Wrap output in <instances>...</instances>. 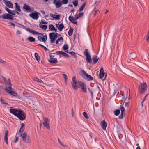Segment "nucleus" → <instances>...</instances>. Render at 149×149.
I'll use <instances>...</instances> for the list:
<instances>
[{"instance_id": "680f3d73", "label": "nucleus", "mask_w": 149, "mask_h": 149, "mask_svg": "<svg viewBox=\"0 0 149 149\" xmlns=\"http://www.w3.org/2000/svg\"><path fill=\"white\" fill-rule=\"evenodd\" d=\"M0 62L1 63H3L5 62V61L3 60L0 58Z\"/></svg>"}, {"instance_id": "1a4fd4ad", "label": "nucleus", "mask_w": 149, "mask_h": 149, "mask_svg": "<svg viewBox=\"0 0 149 149\" xmlns=\"http://www.w3.org/2000/svg\"><path fill=\"white\" fill-rule=\"evenodd\" d=\"M77 83L81 87L82 91L83 92L86 93L87 91V88L85 83L80 81H77Z\"/></svg>"}, {"instance_id": "49530a36", "label": "nucleus", "mask_w": 149, "mask_h": 149, "mask_svg": "<svg viewBox=\"0 0 149 149\" xmlns=\"http://www.w3.org/2000/svg\"><path fill=\"white\" fill-rule=\"evenodd\" d=\"M100 13V11L99 10H95V13L94 14V16H96L97 13Z\"/></svg>"}, {"instance_id": "2f4dec72", "label": "nucleus", "mask_w": 149, "mask_h": 149, "mask_svg": "<svg viewBox=\"0 0 149 149\" xmlns=\"http://www.w3.org/2000/svg\"><path fill=\"white\" fill-rule=\"evenodd\" d=\"M39 27L42 29L44 30H46L47 28V25H43L41 24H39Z\"/></svg>"}, {"instance_id": "72a5a7b5", "label": "nucleus", "mask_w": 149, "mask_h": 149, "mask_svg": "<svg viewBox=\"0 0 149 149\" xmlns=\"http://www.w3.org/2000/svg\"><path fill=\"white\" fill-rule=\"evenodd\" d=\"M120 113V111L119 109H117L115 111L114 113L115 115L116 116H118Z\"/></svg>"}, {"instance_id": "a19ab883", "label": "nucleus", "mask_w": 149, "mask_h": 149, "mask_svg": "<svg viewBox=\"0 0 149 149\" xmlns=\"http://www.w3.org/2000/svg\"><path fill=\"white\" fill-rule=\"evenodd\" d=\"M34 80L40 83H42V81L40 79L38 78H36L35 79H34Z\"/></svg>"}, {"instance_id": "7c9ffc66", "label": "nucleus", "mask_w": 149, "mask_h": 149, "mask_svg": "<svg viewBox=\"0 0 149 149\" xmlns=\"http://www.w3.org/2000/svg\"><path fill=\"white\" fill-rule=\"evenodd\" d=\"M86 5V3H84L83 5L81 6L79 9V12L82 11Z\"/></svg>"}, {"instance_id": "8fccbe9b", "label": "nucleus", "mask_w": 149, "mask_h": 149, "mask_svg": "<svg viewBox=\"0 0 149 149\" xmlns=\"http://www.w3.org/2000/svg\"><path fill=\"white\" fill-rule=\"evenodd\" d=\"M84 13H79L78 14V15L79 16V17H80L82 16L84 14Z\"/></svg>"}, {"instance_id": "69168bd1", "label": "nucleus", "mask_w": 149, "mask_h": 149, "mask_svg": "<svg viewBox=\"0 0 149 149\" xmlns=\"http://www.w3.org/2000/svg\"><path fill=\"white\" fill-rule=\"evenodd\" d=\"M58 140L59 143L60 144H61V145H62V146H63V144L61 142V141H60L59 139H58Z\"/></svg>"}, {"instance_id": "338daca9", "label": "nucleus", "mask_w": 149, "mask_h": 149, "mask_svg": "<svg viewBox=\"0 0 149 149\" xmlns=\"http://www.w3.org/2000/svg\"><path fill=\"white\" fill-rule=\"evenodd\" d=\"M38 46H40L43 48L44 47V46L40 44H38Z\"/></svg>"}, {"instance_id": "e2e57ef3", "label": "nucleus", "mask_w": 149, "mask_h": 149, "mask_svg": "<svg viewBox=\"0 0 149 149\" xmlns=\"http://www.w3.org/2000/svg\"><path fill=\"white\" fill-rule=\"evenodd\" d=\"M23 28H24V29H25L26 30L27 29H26V28L25 27V26L24 25H21V24H19Z\"/></svg>"}, {"instance_id": "a878e982", "label": "nucleus", "mask_w": 149, "mask_h": 149, "mask_svg": "<svg viewBox=\"0 0 149 149\" xmlns=\"http://www.w3.org/2000/svg\"><path fill=\"white\" fill-rule=\"evenodd\" d=\"M15 9L19 12L21 11V10L20 8V6L18 5L17 3H15Z\"/></svg>"}, {"instance_id": "5701e85b", "label": "nucleus", "mask_w": 149, "mask_h": 149, "mask_svg": "<svg viewBox=\"0 0 149 149\" xmlns=\"http://www.w3.org/2000/svg\"><path fill=\"white\" fill-rule=\"evenodd\" d=\"M50 16L51 17L57 20H59L60 19V16L59 15H55L52 14H50Z\"/></svg>"}, {"instance_id": "9d476101", "label": "nucleus", "mask_w": 149, "mask_h": 149, "mask_svg": "<svg viewBox=\"0 0 149 149\" xmlns=\"http://www.w3.org/2000/svg\"><path fill=\"white\" fill-rule=\"evenodd\" d=\"M14 16L9 14H4L0 16V18H2L3 19L11 20Z\"/></svg>"}, {"instance_id": "c756f323", "label": "nucleus", "mask_w": 149, "mask_h": 149, "mask_svg": "<svg viewBox=\"0 0 149 149\" xmlns=\"http://www.w3.org/2000/svg\"><path fill=\"white\" fill-rule=\"evenodd\" d=\"M63 38L62 37H61L59 38L57 40L56 42V44H58L59 42L61 43H62L63 41Z\"/></svg>"}, {"instance_id": "f257e3e1", "label": "nucleus", "mask_w": 149, "mask_h": 149, "mask_svg": "<svg viewBox=\"0 0 149 149\" xmlns=\"http://www.w3.org/2000/svg\"><path fill=\"white\" fill-rule=\"evenodd\" d=\"M10 112L21 120L23 121L26 119V114L21 110H18L16 109L11 108L10 109Z\"/></svg>"}, {"instance_id": "79ce46f5", "label": "nucleus", "mask_w": 149, "mask_h": 149, "mask_svg": "<svg viewBox=\"0 0 149 149\" xmlns=\"http://www.w3.org/2000/svg\"><path fill=\"white\" fill-rule=\"evenodd\" d=\"M73 5L75 6H77L78 5V1L77 0H76L74 2L73 1Z\"/></svg>"}, {"instance_id": "603ef678", "label": "nucleus", "mask_w": 149, "mask_h": 149, "mask_svg": "<svg viewBox=\"0 0 149 149\" xmlns=\"http://www.w3.org/2000/svg\"><path fill=\"white\" fill-rule=\"evenodd\" d=\"M65 57H69V55L67 54L65 52L64 54V55H63Z\"/></svg>"}, {"instance_id": "13d9d810", "label": "nucleus", "mask_w": 149, "mask_h": 149, "mask_svg": "<svg viewBox=\"0 0 149 149\" xmlns=\"http://www.w3.org/2000/svg\"><path fill=\"white\" fill-rule=\"evenodd\" d=\"M17 34H19L21 33V31H20L19 30H17Z\"/></svg>"}, {"instance_id": "864d4df0", "label": "nucleus", "mask_w": 149, "mask_h": 149, "mask_svg": "<svg viewBox=\"0 0 149 149\" xmlns=\"http://www.w3.org/2000/svg\"><path fill=\"white\" fill-rule=\"evenodd\" d=\"M10 13H10V14L13 15H15L16 11H13V12L11 11Z\"/></svg>"}, {"instance_id": "7ed1b4c3", "label": "nucleus", "mask_w": 149, "mask_h": 149, "mask_svg": "<svg viewBox=\"0 0 149 149\" xmlns=\"http://www.w3.org/2000/svg\"><path fill=\"white\" fill-rule=\"evenodd\" d=\"M18 135L19 136L22 137L23 141L24 142L29 143L31 142L30 136L25 132L22 133H18Z\"/></svg>"}, {"instance_id": "5fc2aeb1", "label": "nucleus", "mask_w": 149, "mask_h": 149, "mask_svg": "<svg viewBox=\"0 0 149 149\" xmlns=\"http://www.w3.org/2000/svg\"><path fill=\"white\" fill-rule=\"evenodd\" d=\"M61 51H56V54L58 55V54H61Z\"/></svg>"}, {"instance_id": "c9c22d12", "label": "nucleus", "mask_w": 149, "mask_h": 149, "mask_svg": "<svg viewBox=\"0 0 149 149\" xmlns=\"http://www.w3.org/2000/svg\"><path fill=\"white\" fill-rule=\"evenodd\" d=\"M69 54L72 55V56H73L75 58H77V57L76 55V53L72 51L70 52H69L68 53Z\"/></svg>"}, {"instance_id": "f8f14e48", "label": "nucleus", "mask_w": 149, "mask_h": 149, "mask_svg": "<svg viewBox=\"0 0 149 149\" xmlns=\"http://www.w3.org/2000/svg\"><path fill=\"white\" fill-rule=\"evenodd\" d=\"M44 121L43 123V124L44 126L46 127L48 129H50L49 124V120L47 118H45L44 119Z\"/></svg>"}, {"instance_id": "4d7b16f0", "label": "nucleus", "mask_w": 149, "mask_h": 149, "mask_svg": "<svg viewBox=\"0 0 149 149\" xmlns=\"http://www.w3.org/2000/svg\"><path fill=\"white\" fill-rule=\"evenodd\" d=\"M148 94H147L143 98V102H144L145 101V100L146 99V97L147 96H148Z\"/></svg>"}, {"instance_id": "a18cd8bd", "label": "nucleus", "mask_w": 149, "mask_h": 149, "mask_svg": "<svg viewBox=\"0 0 149 149\" xmlns=\"http://www.w3.org/2000/svg\"><path fill=\"white\" fill-rule=\"evenodd\" d=\"M63 76L64 78L65 79V81H67L68 78L66 74H63Z\"/></svg>"}, {"instance_id": "f704fd0d", "label": "nucleus", "mask_w": 149, "mask_h": 149, "mask_svg": "<svg viewBox=\"0 0 149 149\" xmlns=\"http://www.w3.org/2000/svg\"><path fill=\"white\" fill-rule=\"evenodd\" d=\"M35 56L36 59L39 62L40 60V57L39 56L38 54L35 53Z\"/></svg>"}, {"instance_id": "4be33fe9", "label": "nucleus", "mask_w": 149, "mask_h": 149, "mask_svg": "<svg viewBox=\"0 0 149 149\" xmlns=\"http://www.w3.org/2000/svg\"><path fill=\"white\" fill-rule=\"evenodd\" d=\"M8 131H6L5 132V136H4V141L6 142V143L8 144Z\"/></svg>"}, {"instance_id": "423d86ee", "label": "nucleus", "mask_w": 149, "mask_h": 149, "mask_svg": "<svg viewBox=\"0 0 149 149\" xmlns=\"http://www.w3.org/2000/svg\"><path fill=\"white\" fill-rule=\"evenodd\" d=\"M88 51V49H86L84 52V55L86 56V61L87 63H88L90 64L92 63V61L91 55Z\"/></svg>"}, {"instance_id": "39448f33", "label": "nucleus", "mask_w": 149, "mask_h": 149, "mask_svg": "<svg viewBox=\"0 0 149 149\" xmlns=\"http://www.w3.org/2000/svg\"><path fill=\"white\" fill-rule=\"evenodd\" d=\"M147 85L145 82L140 83L139 86V92L141 94L144 93L147 90Z\"/></svg>"}, {"instance_id": "58836bf2", "label": "nucleus", "mask_w": 149, "mask_h": 149, "mask_svg": "<svg viewBox=\"0 0 149 149\" xmlns=\"http://www.w3.org/2000/svg\"><path fill=\"white\" fill-rule=\"evenodd\" d=\"M83 114L85 118H86V119L89 118V116L86 112H83Z\"/></svg>"}, {"instance_id": "3c124183", "label": "nucleus", "mask_w": 149, "mask_h": 149, "mask_svg": "<svg viewBox=\"0 0 149 149\" xmlns=\"http://www.w3.org/2000/svg\"><path fill=\"white\" fill-rule=\"evenodd\" d=\"M18 138L17 137H15V140L14 141V142L15 143H16L18 140Z\"/></svg>"}, {"instance_id": "4468645a", "label": "nucleus", "mask_w": 149, "mask_h": 149, "mask_svg": "<svg viewBox=\"0 0 149 149\" xmlns=\"http://www.w3.org/2000/svg\"><path fill=\"white\" fill-rule=\"evenodd\" d=\"M38 38L40 41L45 42L47 40V35H44L43 34L42 36L40 35V36H38Z\"/></svg>"}, {"instance_id": "2eb2a0df", "label": "nucleus", "mask_w": 149, "mask_h": 149, "mask_svg": "<svg viewBox=\"0 0 149 149\" xmlns=\"http://www.w3.org/2000/svg\"><path fill=\"white\" fill-rule=\"evenodd\" d=\"M23 9L26 10L27 11H33L34 10L33 8H30L29 6L27 5L26 4L24 5Z\"/></svg>"}, {"instance_id": "0eeeda50", "label": "nucleus", "mask_w": 149, "mask_h": 149, "mask_svg": "<svg viewBox=\"0 0 149 149\" xmlns=\"http://www.w3.org/2000/svg\"><path fill=\"white\" fill-rule=\"evenodd\" d=\"M58 33H49V37L50 42L52 43H54L57 37Z\"/></svg>"}, {"instance_id": "393cba45", "label": "nucleus", "mask_w": 149, "mask_h": 149, "mask_svg": "<svg viewBox=\"0 0 149 149\" xmlns=\"http://www.w3.org/2000/svg\"><path fill=\"white\" fill-rule=\"evenodd\" d=\"M62 2L61 0H58L55 3L56 8H59L61 6Z\"/></svg>"}, {"instance_id": "6e6552de", "label": "nucleus", "mask_w": 149, "mask_h": 149, "mask_svg": "<svg viewBox=\"0 0 149 149\" xmlns=\"http://www.w3.org/2000/svg\"><path fill=\"white\" fill-rule=\"evenodd\" d=\"M77 81L76 77L75 76L73 77L72 79L71 82L72 86L73 89L77 90L79 87L77 85Z\"/></svg>"}, {"instance_id": "0e129e2a", "label": "nucleus", "mask_w": 149, "mask_h": 149, "mask_svg": "<svg viewBox=\"0 0 149 149\" xmlns=\"http://www.w3.org/2000/svg\"><path fill=\"white\" fill-rule=\"evenodd\" d=\"M9 24L11 25L12 26H13L14 27H15V25L12 22H10Z\"/></svg>"}, {"instance_id": "bf43d9fd", "label": "nucleus", "mask_w": 149, "mask_h": 149, "mask_svg": "<svg viewBox=\"0 0 149 149\" xmlns=\"http://www.w3.org/2000/svg\"><path fill=\"white\" fill-rule=\"evenodd\" d=\"M0 101L1 102L2 104H3V103H4V102H3L2 99L1 98H0Z\"/></svg>"}, {"instance_id": "bb28decb", "label": "nucleus", "mask_w": 149, "mask_h": 149, "mask_svg": "<svg viewBox=\"0 0 149 149\" xmlns=\"http://www.w3.org/2000/svg\"><path fill=\"white\" fill-rule=\"evenodd\" d=\"M73 30V29L71 27L70 28L69 31L68 32V34L69 36H71L72 35Z\"/></svg>"}, {"instance_id": "473e14b6", "label": "nucleus", "mask_w": 149, "mask_h": 149, "mask_svg": "<svg viewBox=\"0 0 149 149\" xmlns=\"http://www.w3.org/2000/svg\"><path fill=\"white\" fill-rule=\"evenodd\" d=\"M28 39L30 42H34L35 41V38L32 37H29Z\"/></svg>"}, {"instance_id": "412c9836", "label": "nucleus", "mask_w": 149, "mask_h": 149, "mask_svg": "<svg viewBox=\"0 0 149 149\" xmlns=\"http://www.w3.org/2000/svg\"><path fill=\"white\" fill-rule=\"evenodd\" d=\"M56 27L58 28V29L60 31L62 30L64 28V26L63 24L61 23L60 24H56Z\"/></svg>"}, {"instance_id": "aec40b11", "label": "nucleus", "mask_w": 149, "mask_h": 149, "mask_svg": "<svg viewBox=\"0 0 149 149\" xmlns=\"http://www.w3.org/2000/svg\"><path fill=\"white\" fill-rule=\"evenodd\" d=\"M5 2L6 5L10 8H12L13 7V4L11 2L9 1H7L5 0H3Z\"/></svg>"}, {"instance_id": "c85d7f7f", "label": "nucleus", "mask_w": 149, "mask_h": 149, "mask_svg": "<svg viewBox=\"0 0 149 149\" xmlns=\"http://www.w3.org/2000/svg\"><path fill=\"white\" fill-rule=\"evenodd\" d=\"M21 127L20 128V129L18 133H22L23 132V131H24V127L25 125L23 123H22L21 124Z\"/></svg>"}, {"instance_id": "09e8293b", "label": "nucleus", "mask_w": 149, "mask_h": 149, "mask_svg": "<svg viewBox=\"0 0 149 149\" xmlns=\"http://www.w3.org/2000/svg\"><path fill=\"white\" fill-rule=\"evenodd\" d=\"M5 9L9 13H11L10 12L11 11L7 7H5Z\"/></svg>"}, {"instance_id": "ddd939ff", "label": "nucleus", "mask_w": 149, "mask_h": 149, "mask_svg": "<svg viewBox=\"0 0 149 149\" xmlns=\"http://www.w3.org/2000/svg\"><path fill=\"white\" fill-rule=\"evenodd\" d=\"M30 17L34 19L37 20L39 18L38 13V12H33L29 15Z\"/></svg>"}, {"instance_id": "20e7f679", "label": "nucleus", "mask_w": 149, "mask_h": 149, "mask_svg": "<svg viewBox=\"0 0 149 149\" xmlns=\"http://www.w3.org/2000/svg\"><path fill=\"white\" fill-rule=\"evenodd\" d=\"M81 75L84 79L88 81L93 80V78L90 75L87 74L84 70H82L80 72Z\"/></svg>"}, {"instance_id": "37998d69", "label": "nucleus", "mask_w": 149, "mask_h": 149, "mask_svg": "<svg viewBox=\"0 0 149 149\" xmlns=\"http://www.w3.org/2000/svg\"><path fill=\"white\" fill-rule=\"evenodd\" d=\"M146 40L147 42H149V30H148Z\"/></svg>"}, {"instance_id": "de8ad7c7", "label": "nucleus", "mask_w": 149, "mask_h": 149, "mask_svg": "<svg viewBox=\"0 0 149 149\" xmlns=\"http://www.w3.org/2000/svg\"><path fill=\"white\" fill-rule=\"evenodd\" d=\"M48 22H45V21H41L40 23L41 24H47Z\"/></svg>"}, {"instance_id": "e433bc0d", "label": "nucleus", "mask_w": 149, "mask_h": 149, "mask_svg": "<svg viewBox=\"0 0 149 149\" xmlns=\"http://www.w3.org/2000/svg\"><path fill=\"white\" fill-rule=\"evenodd\" d=\"M49 29L51 31H52L54 30L55 29V27L52 24H51L49 26Z\"/></svg>"}, {"instance_id": "9b49d317", "label": "nucleus", "mask_w": 149, "mask_h": 149, "mask_svg": "<svg viewBox=\"0 0 149 149\" xmlns=\"http://www.w3.org/2000/svg\"><path fill=\"white\" fill-rule=\"evenodd\" d=\"M104 76L105 77L104 80H105L106 79V77L107 76V74L106 73H104V70L103 68H100V73H99V77L100 79H102L103 77Z\"/></svg>"}, {"instance_id": "6e6d98bb", "label": "nucleus", "mask_w": 149, "mask_h": 149, "mask_svg": "<svg viewBox=\"0 0 149 149\" xmlns=\"http://www.w3.org/2000/svg\"><path fill=\"white\" fill-rule=\"evenodd\" d=\"M129 102H125V106L127 107H129Z\"/></svg>"}, {"instance_id": "b1692460", "label": "nucleus", "mask_w": 149, "mask_h": 149, "mask_svg": "<svg viewBox=\"0 0 149 149\" xmlns=\"http://www.w3.org/2000/svg\"><path fill=\"white\" fill-rule=\"evenodd\" d=\"M69 19L71 22L73 24H77V23L75 21L76 20H75V19H74L72 17L70 16L69 17Z\"/></svg>"}, {"instance_id": "c03bdc74", "label": "nucleus", "mask_w": 149, "mask_h": 149, "mask_svg": "<svg viewBox=\"0 0 149 149\" xmlns=\"http://www.w3.org/2000/svg\"><path fill=\"white\" fill-rule=\"evenodd\" d=\"M68 0H63L62 3L63 4H66L68 3Z\"/></svg>"}, {"instance_id": "a211bd4d", "label": "nucleus", "mask_w": 149, "mask_h": 149, "mask_svg": "<svg viewBox=\"0 0 149 149\" xmlns=\"http://www.w3.org/2000/svg\"><path fill=\"white\" fill-rule=\"evenodd\" d=\"M99 59V57L96 55H93L92 58V60L93 61V64H95L97 62Z\"/></svg>"}, {"instance_id": "cd10ccee", "label": "nucleus", "mask_w": 149, "mask_h": 149, "mask_svg": "<svg viewBox=\"0 0 149 149\" xmlns=\"http://www.w3.org/2000/svg\"><path fill=\"white\" fill-rule=\"evenodd\" d=\"M69 48L68 46L67 45L65 44L63 46V49L65 50V51L67 52V53H69V52L68 51V49Z\"/></svg>"}, {"instance_id": "f3484780", "label": "nucleus", "mask_w": 149, "mask_h": 149, "mask_svg": "<svg viewBox=\"0 0 149 149\" xmlns=\"http://www.w3.org/2000/svg\"><path fill=\"white\" fill-rule=\"evenodd\" d=\"M26 30H27V31H28L30 33H31L33 34L39 35H41L42 36L43 35V34L37 32V31L33 30L29 28H27V29Z\"/></svg>"}, {"instance_id": "ea45409f", "label": "nucleus", "mask_w": 149, "mask_h": 149, "mask_svg": "<svg viewBox=\"0 0 149 149\" xmlns=\"http://www.w3.org/2000/svg\"><path fill=\"white\" fill-rule=\"evenodd\" d=\"M125 113L121 112V114L120 115L119 117V118L120 119H122L124 117Z\"/></svg>"}, {"instance_id": "f03ea898", "label": "nucleus", "mask_w": 149, "mask_h": 149, "mask_svg": "<svg viewBox=\"0 0 149 149\" xmlns=\"http://www.w3.org/2000/svg\"><path fill=\"white\" fill-rule=\"evenodd\" d=\"M2 77L7 86L5 88V90L10 95L15 97L17 96V93L13 91V89L12 88V84L10 83V80L9 79H8V82H6V78L3 76H2Z\"/></svg>"}, {"instance_id": "774afa93", "label": "nucleus", "mask_w": 149, "mask_h": 149, "mask_svg": "<svg viewBox=\"0 0 149 149\" xmlns=\"http://www.w3.org/2000/svg\"><path fill=\"white\" fill-rule=\"evenodd\" d=\"M71 111H72V115L73 116L74 115V113H73V108H72L71 109Z\"/></svg>"}, {"instance_id": "dca6fc26", "label": "nucleus", "mask_w": 149, "mask_h": 149, "mask_svg": "<svg viewBox=\"0 0 149 149\" xmlns=\"http://www.w3.org/2000/svg\"><path fill=\"white\" fill-rule=\"evenodd\" d=\"M49 62L55 64L57 62V59L56 58H54V56H50V59L49 60Z\"/></svg>"}, {"instance_id": "052dcab7", "label": "nucleus", "mask_w": 149, "mask_h": 149, "mask_svg": "<svg viewBox=\"0 0 149 149\" xmlns=\"http://www.w3.org/2000/svg\"><path fill=\"white\" fill-rule=\"evenodd\" d=\"M79 18H80V17H79V16L77 15V16H75V20H77V19H78Z\"/></svg>"}, {"instance_id": "4c0bfd02", "label": "nucleus", "mask_w": 149, "mask_h": 149, "mask_svg": "<svg viewBox=\"0 0 149 149\" xmlns=\"http://www.w3.org/2000/svg\"><path fill=\"white\" fill-rule=\"evenodd\" d=\"M120 107V109L121 111V112L125 113V110L124 107L123 106H122V105H121Z\"/></svg>"}, {"instance_id": "6ab92c4d", "label": "nucleus", "mask_w": 149, "mask_h": 149, "mask_svg": "<svg viewBox=\"0 0 149 149\" xmlns=\"http://www.w3.org/2000/svg\"><path fill=\"white\" fill-rule=\"evenodd\" d=\"M100 125L103 130H106L107 124V123L105 120H103L101 122Z\"/></svg>"}]
</instances>
